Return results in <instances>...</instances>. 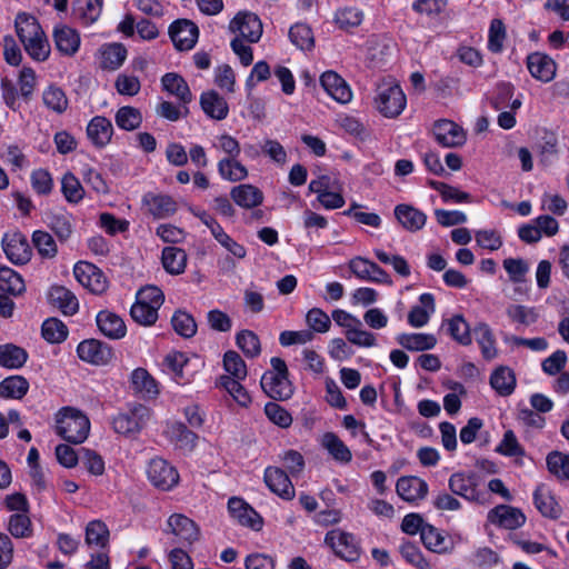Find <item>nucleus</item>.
<instances>
[{"label": "nucleus", "instance_id": "9b49d317", "mask_svg": "<svg viewBox=\"0 0 569 569\" xmlns=\"http://www.w3.org/2000/svg\"><path fill=\"white\" fill-rule=\"evenodd\" d=\"M73 274L84 288L96 295H100L108 288L107 278L94 264L80 261L74 264Z\"/></svg>", "mask_w": 569, "mask_h": 569}, {"label": "nucleus", "instance_id": "5701e85b", "mask_svg": "<svg viewBox=\"0 0 569 569\" xmlns=\"http://www.w3.org/2000/svg\"><path fill=\"white\" fill-rule=\"evenodd\" d=\"M398 496L408 502L422 500L428 493V483L416 476L400 477L396 485Z\"/></svg>", "mask_w": 569, "mask_h": 569}, {"label": "nucleus", "instance_id": "49530a36", "mask_svg": "<svg viewBox=\"0 0 569 569\" xmlns=\"http://www.w3.org/2000/svg\"><path fill=\"white\" fill-rule=\"evenodd\" d=\"M114 121L120 129L133 131L141 126L142 114L137 108L124 106L116 112Z\"/></svg>", "mask_w": 569, "mask_h": 569}, {"label": "nucleus", "instance_id": "f8f14e48", "mask_svg": "<svg viewBox=\"0 0 569 569\" xmlns=\"http://www.w3.org/2000/svg\"><path fill=\"white\" fill-rule=\"evenodd\" d=\"M2 249L6 257L14 264H24L32 256L28 239L21 232L6 233L2 238Z\"/></svg>", "mask_w": 569, "mask_h": 569}, {"label": "nucleus", "instance_id": "4d7b16f0", "mask_svg": "<svg viewBox=\"0 0 569 569\" xmlns=\"http://www.w3.org/2000/svg\"><path fill=\"white\" fill-rule=\"evenodd\" d=\"M290 41L301 50H311L315 46L312 30L305 23H296L289 30Z\"/></svg>", "mask_w": 569, "mask_h": 569}, {"label": "nucleus", "instance_id": "e433bc0d", "mask_svg": "<svg viewBox=\"0 0 569 569\" xmlns=\"http://www.w3.org/2000/svg\"><path fill=\"white\" fill-rule=\"evenodd\" d=\"M29 390V381L22 376H10L0 382V398L22 399Z\"/></svg>", "mask_w": 569, "mask_h": 569}, {"label": "nucleus", "instance_id": "473e14b6", "mask_svg": "<svg viewBox=\"0 0 569 569\" xmlns=\"http://www.w3.org/2000/svg\"><path fill=\"white\" fill-rule=\"evenodd\" d=\"M230 196L238 206L246 209L254 208L261 204L263 200L262 192L252 184H240L233 187Z\"/></svg>", "mask_w": 569, "mask_h": 569}, {"label": "nucleus", "instance_id": "4468645a", "mask_svg": "<svg viewBox=\"0 0 569 569\" xmlns=\"http://www.w3.org/2000/svg\"><path fill=\"white\" fill-rule=\"evenodd\" d=\"M147 473L151 483L162 490L171 489L179 480L176 468L161 458H154L149 462Z\"/></svg>", "mask_w": 569, "mask_h": 569}, {"label": "nucleus", "instance_id": "20e7f679", "mask_svg": "<svg viewBox=\"0 0 569 569\" xmlns=\"http://www.w3.org/2000/svg\"><path fill=\"white\" fill-rule=\"evenodd\" d=\"M452 495L459 496L469 502L483 505L486 498L479 491V477L475 472H455L448 480Z\"/></svg>", "mask_w": 569, "mask_h": 569}, {"label": "nucleus", "instance_id": "f3484780", "mask_svg": "<svg viewBox=\"0 0 569 569\" xmlns=\"http://www.w3.org/2000/svg\"><path fill=\"white\" fill-rule=\"evenodd\" d=\"M349 269L361 280H369L385 284L392 283L390 276L381 267L362 257L351 259L349 261Z\"/></svg>", "mask_w": 569, "mask_h": 569}, {"label": "nucleus", "instance_id": "8fccbe9b", "mask_svg": "<svg viewBox=\"0 0 569 569\" xmlns=\"http://www.w3.org/2000/svg\"><path fill=\"white\" fill-rule=\"evenodd\" d=\"M42 101L48 109L57 113L64 112L69 104L64 91L54 84L49 86L43 91Z\"/></svg>", "mask_w": 569, "mask_h": 569}, {"label": "nucleus", "instance_id": "72a5a7b5", "mask_svg": "<svg viewBox=\"0 0 569 569\" xmlns=\"http://www.w3.org/2000/svg\"><path fill=\"white\" fill-rule=\"evenodd\" d=\"M187 253L178 247H166L162 250L161 262L164 270L173 276L184 272L187 267Z\"/></svg>", "mask_w": 569, "mask_h": 569}, {"label": "nucleus", "instance_id": "aec40b11", "mask_svg": "<svg viewBox=\"0 0 569 569\" xmlns=\"http://www.w3.org/2000/svg\"><path fill=\"white\" fill-rule=\"evenodd\" d=\"M263 478L268 488L280 498L284 500L295 498V487L287 472L281 468H266Z\"/></svg>", "mask_w": 569, "mask_h": 569}, {"label": "nucleus", "instance_id": "09e8293b", "mask_svg": "<svg viewBox=\"0 0 569 569\" xmlns=\"http://www.w3.org/2000/svg\"><path fill=\"white\" fill-rule=\"evenodd\" d=\"M219 174L229 181H241L247 178L248 170L237 158H223L218 163Z\"/></svg>", "mask_w": 569, "mask_h": 569}, {"label": "nucleus", "instance_id": "ea45409f", "mask_svg": "<svg viewBox=\"0 0 569 569\" xmlns=\"http://www.w3.org/2000/svg\"><path fill=\"white\" fill-rule=\"evenodd\" d=\"M127 58V49L121 43L107 44L101 50V68L117 70Z\"/></svg>", "mask_w": 569, "mask_h": 569}, {"label": "nucleus", "instance_id": "0e129e2a", "mask_svg": "<svg viewBox=\"0 0 569 569\" xmlns=\"http://www.w3.org/2000/svg\"><path fill=\"white\" fill-rule=\"evenodd\" d=\"M241 379L231 378L230 376H222L220 385L240 406L247 407L251 402V398L244 387L240 383Z\"/></svg>", "mask_w": 569, "mask_h": 569}, {"label": "nucleus", "instance_id": "58836bf2", "mask_svg": "<svg viewBox=\"0 0 569 569\" xmlns=\"http://www.w3.org/2000/svg\"><path fill=\"white\" fill-rule=\"evenodd\" d=\"M131 385L136 392L152 398L158 395L156 380L143 368H137L131 372Z\"/></svg>", "mask_w": 569, "mask_h": 569}, {"label": "nucleus", "instance_id": "2eb2a0df", "mask_svg": "<svg viewBox=\"0 0 569 569\" xmlns=\"http://www.w3.org/2000/svg\"><path fill=\"white\" fill-rule=\"evenodd\" d=\"M77 353L82 361L96 366L107 365L113 353L112 349L104 342L97 339H87L78 345Z\"/></svg>", "mask_w": 569, "mask_h": 569}, {"label": "nucleus", "instance_id": "6e6552de", "mask_svg": "<svg viewBox=\"0 0 569 569\" xmlns=\"http://www.w3.org/2000/svg\"><path fill=\"white\" fill-rule=\"evenodd\" d=\"M192 213L200 219V221L206 224L213 238L226 248L231 254L234 257L242 259L246 257V249L242 244L234 241L229 234H227L223 228L218 223V221L209 214L204 210H192Z\"/></svg>", "mask_w": 569, "mask_h": 569}, {"label": "nucleus", "instance_id": "6e6d98bb", "mask_svg": "<svg viewBox=\"0 0 569 569\" xmlns=\"http://www.w3.org/2000/svg\"><path fill=\"white\" fill-rule=\"evenodd\" d=\"M428 183L433 190L440 193L445 202L462 203L471 200V196L468 192L461 191L442 181L430 180Z\"/></svg>", "mask_w": 569, "mask_h": 569}, {"label": "nucleus", "instance_id": "774afa93", "mask_svg": "<svg viewBox=\"0 0 569 569\" xmlns=\"http://www.w3.org/2000/svg\"><path fill=\"white\" fill-rule=\"evenodd\" d=\"M306 322L312 332L325 333L331 327L330 317L320 308H312L306 315Z\"/></svg>", "mask_w": 569, "mask_h": 569}, {"label": "nucleus", "instance_id": "3c124183", "mask_svg": "<svg viewBox=\"0 0 569 569\" xmlns=\"http://www.w3.org/2000/svg\"><path fill=\"white\" fill-rule=\"evenodd\" d=\"M420 537L425 547L433 552L442 553L448 550L445 536L429 523L422 528Z\"/></svg>", "mask_w": 569, "mask_h": 569}, {"label": "nucleus", "instance_id": "412c9836", "mask_svg": "<svg viewBox=\"0 0 569 569\" xmlns=\"http://www.w3.org/2000/svg\"><path fill=\"white\" fill-rule=\"evenodd\" d=\"M228 510L232 518L240 525L249 527L253 530H260L262 527V518L250 507L243 499L232 497L228 501Z\"/></svg>", "mask_w": 569, "mask_h": 569}, {"label": "nucleus", "instance_id": "f257e3e1", "mask_svg": "<svg viewBox=\"0 0 569 569\" xmlns=\"http://www.w3.org/2000/svg\"><path fill=\"white\" fill-rule=\"evenodd\" d=\"M14 27L27 53L37 61H44L50 54V44L38 20L26 12L17 16Z\"/></svg>", "mask_w": 569, "mask_h": 569}, {"label": "nucleus", "instance_id": "bb28decb", "mask_svg": "<svg viewBox=\"0 0 569 569\" xmlns=\"http://www.w3.org/2000/svg\"><path fill=\"white\" fill-rule=\"evenodd\" d=\"M395 217L410 232L422 229L427 221V216L422 211L405 203L395 207Z\"/></svg>", "mask_w": 569, "mask_h": 569}, {"label": "nucleus", "instance_id": "338daca9", "mask_svg": "<svg viewBox=\"0 0 569 569\" xmlns=\"http://www.w3.org/2000/svg\"><path fill=\"white\" fill-rule=\"evenodd\" d=\"M158 310L153 306L136 300L130 309V316L139 325L151 326L158 319Z\"/></svg>", "mask_w": 569, "mask_h": 569}, {"label": "nucleus", "instance_id": "37998d69", "mask_svg": "<svg viewBox=\"0 0 569 569\" xmlns=\"http://www.w3.org/2000/svg\"><path fill=\"white\" fill-rule=\"evenodd\" d=\"M28 359V353L24 349L14 345L0 346V366L18 369L22 367Z\"/></svg>", "mask_w": 569, "mask_h": 569}, {"label": "nucleus", "instance_id": "a18cd8bd", "mask_svg": "<svg viewBox=\"0 0 569 569\" xmlns=\"http://www.w3.org/2000/svg\"><path fill=\"white\" fill-rule=\"evenodd\" d=\"M61 192L69 203H79L86 194L80 180L70 171L61 179Z\"/></svg>", "mask_w": 569, "mask_h": 569}, {"label": "nucleus", "instance_id": "2f4dec72", "mask_svg": "<svg viewBox=\"0 0 569 569\" xmlns=\"http://www.w3.org/2000/svg\"><path fill=\"white\" fill-rule=\"evenodd\" d=\"M513 96V87L510 83H499L496 86L491 96L489 97V102L491 107L497 110H505L510 108L511 110H517L521 107L520 99H512Z\"/></svg>", "mask_w": 569, "mask_h": 569}, {"label": "nucleus", "instance_id": "69168bd1", "mask_svg": "<svg viewBox=\"0 0 569 569\" xmlns=\"http://www.w3.org/2000/svg\"><path fill=\"white\" fill-rule=\"evenodd\" d=\"M536 80L550 82L557 72L556 61L546 53L536 52Z\"/></svg>", "mask_w": 569, "mask_h": 569}, {"label": "nucleus", "instance_id": "4be33fe9", "mask_svg": "<svg viewBox=\"0 0 569 569\" xmlns=\"http://www.w3.org/2000/svg\"><path fill=\"white\" fill-rule=\"evenodd\" d=\"M170 532L174 535L178 542L192 543L199 539V528L193 520L181 513H173L168 519Z\"/></svg>", "mask_w": 569, "mask_h": 569}, {"label": "nucleus", "instance_id": "ddd939ff", "mask_svg": "<svg viewBox=\"0 0 569 569\" xmlns=\"http://www.w3.org/2000/svg\"><path fill=\"white\" fill-rule=\"evenodd\" d=\"M169 36L179 51L191 50L197 43L199 29L188 19H179L169 27Z\"/></svg>", "mask_w": 569, "mask_h": 569}, {"label": "nucleus", "instance_id": "603ef678", "mask_svg": "<svg viewBox=\"0 0 569 569\" xmlns=\"http://www.w3.org/2000/svg\"><path fill=\"white\" fill-rule=\"evenodd\" d=\"M48 227L54 232L59 241H67L72 234L71 216L69 213H52L48 217Z\"/></svg>", "mask_w": 569, "mask_h": 569}, {"label": "nucleus", "instance_id": "a19ab883", "mask_svg": "<svg viewBox=\"0 0 569 569\" xmlns=\"http://www.w3.org/2000/svg\"><path fill=\"white\" fill-rule=\"evenodd\" d=\"M170 440L173 441L179 448L192 450L196 447L198 436L189 430L182 422H173L168 428Z\"/></svg>", "mask_w": 569, "mask_h": 569}, {"label": "nucleus", "instance_id": "7ed1b4c3", "mask_svg": "<svg viewBox=\"0 0 569 569\" xmlns=\"http://www.w3.org/2000/svg\"><path fill=\"white\" fill-rule=\"evenodd\" d=\"M270 362L272 370L261 377V388L272 399L287 400L293 393L292 385L288 379L287 365L278 357L271 358Z\"/></svg>", "mask_w": 569, "mask_h": 569}, {"label": "nucleus", "instance_id": "cd10ccee", "mask_svg": "<svg viewBox=\"0 0 569 569\" xmlns=\"http://www.w3.org/2000/svg\"><path fill=\"white\" fill-rule=\"evenodd\" d=\"M200 106L203 112L214 120H223L229 113L226 99L214 90H209L201 94Z\"/></svg>", "mask_w": 569, "mask_h": 569}, {"label": "nucleus", "instance_id": "5fc2aeb1", "mask_svg": "<svg viewBox=\"0 0 569 569\" xmlns=\"http://www.w3.org/2000/svg\"><path fill=\"white\" fill-rule=\"evenodd\" d=\"M32 243L38 253L44 259H52L58 253V248L52 236L43 230H36L32 233Z\"/></svg>", "mask_w": 569, "mask_h": 569}, {"label": "nucleus", "instance_id": "79ce46f5", "mask_svg": "<svg viewBox=\"0 0 569 569\" xmlns=\"http://www.w3.org/2000/svg\"><path fill=\"white\" fill-rule=\"evenodd\" d=\"M490 385L500 396H509L515 389L516 378L509 368L500 367L492 372Z\"/></svg>", "mask_w": 569, "mask_h": 569}, {"label": "nucleus", "instance_id": "1a4fd4ad", "mask_svg": "<svg viewBox=\"0 0 569 569\" xmlns=\"http://www.w3.org/2000/svg\"><path fill=\"white\" fill-rule=\"evenodd\" d=\"M536 154L539 166L543 170H550L556 167L560 159V148L558 136L553 131L543 130L536 143Z\"/></svg>", "mask_w": 569, "mask_h": 569}, {"label": "nucleus", "instance_id": "a211bd4d", "mask_svg": "<svg viewBox=\"0 0 569 569\" xmlns=\"http://www.w3.org/2000/svg\"><path fill=\"white\" fill-rule=\"evenodd\" d=\"M488 520L500 528L515 530L525 525L526 516L518 508L499 505L488 512Z\"/></svg>", "mask_w": 569, "mask_h": 569}, {"label": "nucleus", "instance_id": "864d4df0", "mask_svg": "<svg viewBox=\"0 0 569 569\" xmlns=\"http://www.w3.org/2000/svg\"><path fill=\"white\" fill-rule=\"evenodd\" d=\"M171 325L173 330L183 338H191L197 332V322L194 318L183 310H177L173 313Z\"/></svg>", "mask_w": 569, "mask_h": 569}, {"label": "nucleus", "instance_id": "c85d7f7f", "mask_svg": "<svg viewBox=\"0 0 569 569\" xmlns=\"http://www.w3.org/2000/svg\"><path fill=\"white\" fill-rule=\"evenodd\" d=\"M163 90L174 96L183 106L192 101V93L187 81L178 73L168 72L161 78Z\"/></svg>", "mask_w": 569, "mask_h": 569}, {"label": "nucleus", "instance_id": "7c9ffc66", "mask_svg": "<svg viewBox=\"0 0 569 569\" xmlns=\"http://www.w3.org/2000/svg\"><path fill=\"white\" fill-rule=\"evenodd\" d=\"M50 302L66 316L74 315L79 309L77 297L62 286H53L49 291Z\"/></svg>", "mask_w": 569, "mask_h": 569}, {"label": "nucleus", "instance_id": "6ab92c4d", "mask_svg": "<svg viewBox=\"0 0 569 569\" xmlns=\"http://www.w3.org/2000/svg\"><path fill=\"white\" fill-rule=\"evenodd\" d=\"M142 204L154 219L169 218L178 209L176 200L171 196L163 193H146L142 198Z\"/></svg>", "mask_w": 569, "mask_h": 569}, {"label": "nucleus", "instance_id": "39448f33", "mask_svg": "<svg viewBox=\"0 0 569 569\" xmlns=\"http://www.w3.org/2000/svg\"><path fill=\"white\" fill-rule=\"evenodd\" d=\"M149 418V408L137 403L127 412L118 413L112 420V427L117 433L128 436L139 432L147 425Z\"/></svg>", "mask_w": 569, "mask_h": 569}, {"label": "nucleus", "instance_id": "4c0bfd02", "mask_svg": "<svg viewBox=\"0 0 569 569\" xmlns=\"http://www.w3.org/2000/svg\"><path fill=\"white\" fill-rule=\"evenodd\" d=\"M322 447L338 462L349 463L352 459L350 449L333 432H327L322 437Z\"/></svg>", "mask_w": 569, "mask_h": 569}, {"label": "nucleus", "instance_id": "e2e57ef3", "mask_svg": "<svg viewBox=\"0 0 569 569\" xmlns=\"http://www.w3.org/2000/svg\"><path fill=\"white\" fill-rule=\"evenodd\" d=\"M109 539V530L104 522L101 520H93L87 525L86 528V542L89 546L106 547Z\"/></svg>", "mask_w": 569, "mask_h": 569}, {"label": "nucleus", "instance_id": "dca6fc26", "mask_svg": "<svg viewBox=\"0 0 569 569\" xmlns=\"http://www.w3.org/2000/svg\"><path fill=\"white\" fill-rule=\"evenodd\" d=\"M229 29L251 43L258 42L262 34V23L258 16L251 12H239L231 20Z\"/></svg>", "mask_w": 569, "mask_h": 569}, {"label": "nucleus", "instance_id": "052dcab7", "mask_svg": "<svg viewBox=\"0 0 569 569\" xmlns=\"http://www.w3.org/2000/svg\"><path fill=\"white\" fill-rule=\"evenodd\" d=\"M236 343L249 357H258L261 352L259 337L251 330H241L236 336Z\"/></svg>", "mask_w": 569, "mask_h": 569}, {"label": "nucleus", "instance_id": "393cba45", "mask_svg": "<svg viewBox=\"0 0 569 569\" xmlns=\"http://www.w3.org/2000/svg\"><path fill=\"white\" fill-rule=\"evenodd\" d=\"M113 126L102 116L93 117L87 126V136L97 148L106 147L112 138Z\"/></svg>", "mask_w": 569, "mask_h": 569}, {"label": "nucleus", "instance_id": "bf43d9fd", "mask_svg": "<svg viewBox=\"0 0 569 569\" xmlns=\"http://www.w3.org/2000/svg\"><path fill=\"white\" fill-rule=\"evenodd\" d=\"M546 463L550 473L559 479L569 480V455L552 451L547 456Z\"/></svg>", "mask_w": 569, "mask_h": 569}, {"label": "nucleus", "instance_id": "423d86ee", "mask_svg": "<svg viewBox=\"0 0 569 569\" xmlns=\"http://www.w3.org/2000/svg\"><path fill=\"white\" fill-rule=\"evenodd\" d=\"M376 103L385 117L395 118L403 111L407 99L399 84H387L379 87Z\"/></svg>", "mask_w": 569, "mask_h": 569}, {"label": "nucleus", "instance_id": "c9c22d12", "mask_svg": "<svg viewBox=\"0 0 569 569\" xmlns=\"http://www.w3.org/2000/svg\"><path fill=\"white\" fill-rule=\"evenodd\" d=\"M397 342L409 351L430 350L437 345V339L431 333H400Z\"/></svg>", "mask_w": 569, "mask_h": 569}, {"label": "nucleus", "instance_id": "b1692460", "mask_svg": "<svg viewBox=\"0 0 569 569\" xmlns=\"http://www.w3.org/2000/svg\"><path fill=\"white\" fill-rule=\"evenodd\" d=\"M320 83L326 92L340 103H348L352 98L348 83L335 71L323 72Z\"/></svg>", "mask_w": 569, "mask_h": 569}, {"label": "nucleus", "instance_id": "13d9d810", "mask_svg": "<svg viewBox=\"0 0 569 569\" xmlns=\"http://www.w3.org/2000/svg\"><path fill=\"white\" fill-rule=\"evenodd\" d=\"M363 13L358 8L346 7L337 10L335 14V22L341 29L348 31L361 24Z\"/></svg>", "mask_w": 569, "mask_h": 569}, {"label": "nucleus", "instance_id": "0eeeda50", "mask_svg": "<svg viewBox=\"0 0 569 569\" xmlns=\"http://www.w3.org/2000/svg\"><path fill=\"white\" fill-rule=\"evenodd\" d=\"M325 541L341 559L356 561L360 557L359 543L356 537L349 532L331 530L326 535Z\"/></svg>", "mask_w": 569, "mask_h": 569}, {"label": "nucleus", "instance_id": "c03bdc74", "mask_svg": "<svg viewBox=\"0 0 569 569\" xmlns=\"http://www.w3.org/2000/svg\"><path fill=\"white\" fill-rule=\"evenodd\" d=\"M26 289L22 277L13 269L0 266V290L10 295H20Z\"/></svg>", "mask_w": 569, "mask_h": 569}, {"label": "nucleus", "instance_id": "f03ea898", "mask_svg": "<svg viewBox=\"0 0 569 569\" xmlns=\"http://www.w3.org/2000/svg\"><path fill=\"white\" fill-rule=\"evenodd\" d=\"M57 433L70 443H82L89 435L90 421L80 410L66 407L57 417Z\"/></svg>", "mask_w": 569, "mask_h": 569}, {"label": "nucleus", "instance_id": "c756f323", "mask_svg": "<svg viewBox=\"0 0 569 569\" xmlns=\"http://www.w3.org/2000/svg\"><path fill=\"white\" fill-rule=\"evenodd\" d=\"M53 40L56 48L66 56H73L80 46L78 32L68 26L56 27Z\"/></svg>", "mask_w": 569, "mask_h": 569}, {"label": "nucleus", "instance_id": "9d476101", "mask_svg": "<svg viewBox=\"0 0 569 569\" xmlns=\"http://www.w3.org/2000/svg\"><path fill=\"white\" fill-rule=\"evenodd\" d=\"M432 133L438 144L443 148L462 147L467 141L465 130L459 124L448 119L436 121Z\"/></svg>", "mask_w": 569, "mask_h": 569}, {"label": "nucleus", "instance_id": "f704fd0d", "mask_svg": "<svg viewBox=\"0 0 569 569\" xmlns=\"http://www.w3.org/2000/svg\"><path fill=\"white\" fill-rule=\"evenodd\" d=\"M422 306H415L408 313V322L413 328L428 323L430 313L435 311V298L431 293H422L419 298Z\"/></svg>", "mask_w": 569, "mask_h": 569}, {"label": "nucleus", "instance_id": "a878e982", "mask_svg": "<svg viewBox=\"0 0 569 569\" xmlns=\"http://www.w3.org/2000/svg\"><path fill=\"white\" fill-rule=\"evenodd\" d=\"M96 322L101 333L110 339H121L126 336L124 321L114 312L100 311L96 317Z\"/></svg>", "mask_w": 569, "mask_h": 569}, {"label": "nucleus", "instance_id": "de8ad7c7", "mask_svg": "<svg viewBox=\"0 0 569 569\" xmlns=\"http://www.w3.org/2000/svg\"><path fill=\"white\" fill-rule=\"evenodd\" d=\"M41 335L49 343H61L68 337V328L58 318H49L42 323Z\"/></svg>", "mask_w": 569, "mask_h": 569}, {"label": "nucleus", "instance_id": "680f3d73", "mask_svg": "<svg viewBox=\"0 0 569 569\" xmlns=\"http://www.w3.org/2000/svg\"><path fill=\"white\" fill-rule=\"evenodd\" d=\"M536 508L550 519H558L562 511L556 498L546 495L540 488L536 489Z\"/></svg>", "mask_w": 569, "mask_h": 569}]
</instances>
